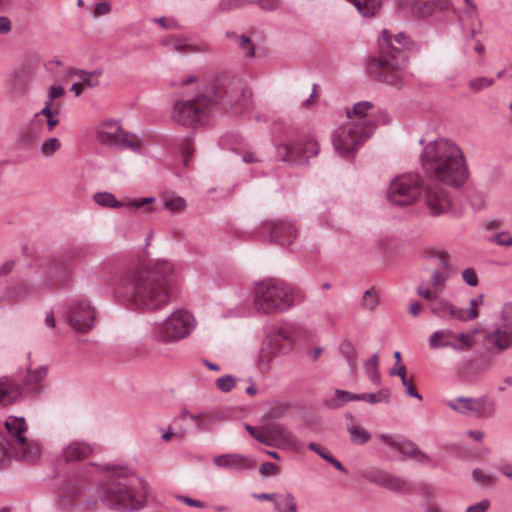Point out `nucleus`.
<instances>
[{
    "label": "nucleus",
    "mask_w": 512,
    "mask_h": 512,
    "mask_svg": "<svg viewBox=\"0 0 512 512\" xmlns=\"http://www.w3.org/2000/svg\"><path fill=\"white\" fill-rule=\"evenodd\" d=\"M185 206L186 203L182 197L168 199L164 202V207L171 211H182Z\"/></svg>",
    "instance_id": "obj_53"
},
{
    "label": "nucleus",
    "mask_w": 512,
    "mask_h": 512,
    "mask_svg": "<svg viewBox=\"0 0 512 512\" xmlns=\"http://www.w3.org/2000/svg\"><path fill=\"white\" fill-rule=\"evenodd\" d=\"M94 200L103 207L120 208L123 206L122 202L118 201L110 192H98L94 195Z\"/></svg>",
    "instance_id": "obj_35"
},
{
    "label": "nucleus",
    "mask_w": 512,
    "mask_h": 512,
    "mask_svg": "<svg viewBox=\"0 0 512 512\" xmlns=\"http://www.w3.org/2000/svg\"><path fill=\"white\" fill-rule=\"evenodd\" d=\"M269 239L271 242L282 246L290 245L296 236V230L292 223L285 220H276L269 224Z\"/></svg>",
    "instance_id": "obj_18"
},
{
    "label": "nucleus",
    "mask_w": 512,
    "mask_h": 512,
    "mask_svg": "<svg viewBox=\"0 0 512 512\" xmlns=\"http://www.w3.org/2000/svg\"><path fill=\"white\" fill-rule=\"evenodd\" d=\"M274 508L277 512H297L295 497L289 492L278 495L274 501Z\"/></svg>",
    "instance_id": "obj_30"
},
{
    "label": "nucleus",
    "mask_w": 512,
    "mask_h": 512,
    "mask_svg": "<svg viewBox=\"0 0 512 512\" xmlns=\"http://www.w3.org/2000/svg\"><path fill=\"white\" fill-rule=\"evenodd\" d=\"M4 425L20 446V450L15 452V456L24 461H34L40 455V448L36 444L27 443L24 435L27 431L25 419L23 417H10Z\"/></svg>",
    "instance_id": "obj_13"
},
{
    "label": "nucleus",
    "mask_w": 512,
    "mask_h": 512,
    "mask_svg": "<svg viewBox=\"0 0 512 512\" xmlns=\"http://www.w3.org/2000/svg\"><path fill=\"white\" fill-rule=\"evenodd\" d=\"M173 268L167 261L139 264L120 276V285L130 290L131 302L137 309L158 310L170 299Z\"/></svg>",
    "instance_id": "obj_2"
},
{
    "label": "nucleus",
    "mask_w": 512,
    "mask_h": 512,
    "mask_svg": "<svg viewBox=\"0 0 512 512\" xmlns=\"http://www.w3.org/2000/svg\"><path fill=\"white\" fill-rule=\"evenodd\" d=\"M68 319L71 327L75 331L86 333L94 325V308L84 301H76L70 307Z\"/></svg>",
    "instance_id": "obj_16"
},
{
    "label": "nucleus",
    "mask_w": 512,
    "mask_h": 512,
    "mask_svg": "<svg viewBox=\"0 0 512 512\" xmlns=\"http://www.w3.org/2000/svg\"><path fill=\"white\" fill-rule=\"evenodd\" d=\"M98 139L102 144L134 152H138L142 144L135 135L123 131L119 123L112 121L103 123L98 130Z\"/></svg>",
    "instance_id": "obj_10"
},
{
    "label": "nucleus",
    "mask_w": 512,
    "mask_h": 512,
    "mask_svg": "<svg viewBox=\"0 0 512 512\" xmlns=\"http://www.w3.org/2000/svg\"><path fill=\"white\" fill-rule=\"evenodd\" d=\"M494 84L493 78L477 77L469 81V88L474 92H479L484 88H488Z\"/></svg>",
    "instance_id": "obj_44"
},
{
    "label": "nucleus",
    "mask_w": 512,
    "mask_h": 512,
    "mask_svg": "<svg viewBox=\"0 0 512 512\" xmlns=\"http://www.w3.org/2000/svg\"><path fill=\"white\" fill-rule=\"evenodd\" d=\"M214 101L225 109H230L234 114H241L250 109L252 105V93L245 89H227L222 93L215 92Z\"/></svg>",
    "instance_id": "obj_14"
},
{
    "label": "nucleus",
    "mask_w": 512,
    "mask_h": 512,
    "mask_svg": "<svg viewBox=\"0 0 512 512\" xmlns=\"http://www.w3.org/2000/svg\"><path fill=\"white\" fill-rule=\"evenodd\" d=\"M447 405L460 414L472 413L477 418H489L495 412V400L487 395L479 398L457 397Z\"/></svg>",
    "instance_id": "obj_12"
},
{
    "label": "nucleus",
    "mask_w": 512,
    "mask_h": 512,
    "mask_svg": "<svg viewBox=\"0 0 512 512\" xmlns=\"http://www.w3.org/2000/svg\"><path fill=\"white\" fill-rule=\"evenodd\" d=\"M29 290L30 286L26 282H20L15 288H13L11 295L13 297H22L28 293Z\"/></svg>",
    "instance_id": "obj_61"
},
{
    "label": "nucleus",
    "mask_w": 512,
    "mask_h": 512,
    "mask_svg": "<svg viewBox=\"0 0 512 512\" xmlns=\"http://www.w3.org/2000/svg\"><path fill=\"white\" fill-rule=\"evenodd\" d=\"M72 73L78 76L84 85L93 88L100 84L99 78L102 75V70L96 69L94 71L88 72L81 69H74Z\"/></svg>",
    "instance_id": "obj_29"
},
{
    "label": "nucleus",
    "mask_w": 512,
    "mask_h": 512,
    "mask_svg": "<svg viewBox=\"0 0 512 512\" xmlns=\"http://www.w3.org/2000/svg\"><path fill=\"white\" fill-rule=\"evenodd\" d=\"M425 184L417 174H404L395 178L388 187V199L396 206H407L420 196Z\"/></svg>",
    "instance_id": "obj_8"
},
{
    "label": "nucleus",
    "mask_w": 512,
    "mask_h": 512,
    "mask_svg": "<svg viewBox=\"0 0 512 512\" xmlns=\"http://www.w3.org/2000/svg\"><path fill=\"white\" fill-rule=\"evenodd\" d=\"M426 256L428 258H438L439 259V265L443 270H449L450 269V263L448 262L449 253L445 250H427Z\"/></svg>",
    "instance_id": "obj_42"
},
{
    "label": "nucleus",
    "mask_w": 512,
    "mask_h": 512,
    "mask_svg": "<svg viewBox=\"0 0 512 512\" xmlns=\"http://www.w3.org/2000/svg\"><path fill=\"white\" fill-rule=\"evenodd\" d=\"M479 20L476 6H469L463 10L460 21L462 25Z\"/></svg>",
    "instance_id": "obj_51"
},
{
    "label": "nucleus",
    "mask_w": 512,
    "mask_h": 512,
    "mask_svg": "<svg viewBox=\"0 0 512 512\" xmlns=\"http://www.w3.org/2000/svg\"><path fill=\"white\" fill-rule=\"evenodd\" d=\"M93 452L90 444L74 441L68 444L63 450V457L66 462L80 461L86 459Z\"/></svg>",
    "instance_id": "obj_24"
},
{
    "label": "nucleus",
    "mask_w": 512,
    "mask_h": 512,
    "mask_svg": "<svg viewBox=\"0 0 512 512\" xmlns=\"http://www.w3.org/2000/svg\"><path fill=\"white\" fill-rule=\"evenodd\" d=\"M259 472L264 476L276 475L278 467L272 462H264L260 465Z\"/></svg>",
    "instance_id": "obj_58"
},
{
    "label": "nucleus",
    "mask_w": 512,
    "mask_h": 512,
    "mask_svg": "<svg viewBox=\"0 0 512 512\" xmlns=\"http://www.w3.org/2000/svg\"><path fill=\"white\" fill-rule=\"evenodd\" d=\"M194 142L191 136L184 138L180 145L181 154L183 157V163L185 166L189 165V159L193 156L194 153Z\"/></svg>",
    "instance_id": "obj_41"
},
{
    "label": "nucleus",
    "mask_w": 512,
    "mask_h": 512,
    "mask_svg": "<svg viewBox=\"0 0 512 512\" xmlns=\"http://www.w3.org/2000/svg\"><path fill=\"white\" fill-rule=\"evenodd\" d=\"M491 242L496 243L500 246L509 247L512 246V236L507 232L496 233L491 239Z\"/></svg>",
    "instance_id": "obj_54"
},
{
    "label": "nucleus",
    "mask_w": 512,
    "mask_h": 512,
    "mask_svg": "<svg viewBox=\"0 0 512 512\" xmlns=\"http://www.w3.org/2000/svg\"><path fill=\"white\" fill-rule=\"evenodd\" d=\"M162 44L165 46H169L173 51H176L178 53H183V54L199 51V49L196 46L188 43L186 39L170 37V38L164 39L162 41Z\"/></svg>",
    "instance_id": "obj_28"
},
{
    "label": "nucleus",
    "mask_w": 512,
    "mask_h": 512,
    "mask_svg": "<svg viewBox=\"0 0 512 512\" xmlns=\"http://www.w3.org/2000/svg\"><path fill=\"white\" fill-rule=\"evenodd\" d=\"M430 311L436 316L443 319H457L464 318L463 308H458L443 298L437 297L434 301L429 303Z\"/></svg>",
    "instance_id": "obj_21"
},
{
    "label": "nucleus",
    "mask_w": 512,
    "mask_h": 512,
    "mask_svg": "<svg viewBox=\"0 0 512 512\" xmlns=\"http://www.w3.org/2000/svg\"><path fill=\"white\" fill-rule=\"evenodd\" d=\"M474 342L471 336L461 333L457 335L456 339H453L452 348L459 351H467L472 348Z\"/></svg>",
    "instance_id": "obj_39"
},
{
    "label": "nucleus",
    "mask_w": 512,
    "mask_h": 512,
    "mask_svg": "<svg viewBox=\"0 0 512 512\" xmlns=\"http://www.w3.org/2000/svg\"><path fill=\"white\" fill-rule=\"evenodd\" d=\"M335 394H336L337 399L341 400V403H337L334 401H327L326 405L331 408H337V407L341 406L342 404H344L348 401H351V400H355V401L366 400V393L353 394L349 391L337 389L335 391Z\"/></svg>",
    "instance_id": "obj_31"
},
{
    "label": "nucleus",
    "mask_w": 512,
    "mask_h": 512,
    "mask_svg": "<svg viewBox=\"0 0 512 512\" xmlns=\"http://www.w3.org/2000/svg\"><path fill=\"white\" fill-rule=\"evenodd\" d=\"M501 324L489 335V339L500 350L512 346V304L507 303L501 311Z\"/></svg>",
    "instance_id": "obj_17"
},
{
    "label": "nucleus",
    "mask_w": 512,
    "mask_h": 512,
    "mask_svg": "<svg viewBox=\"0 0 512 512\" xmlns=\"http://www.w3.org/2000/svg\"><path fill=\"white\" fill-rule=\"evenodd\" d=\"M8 446V441L0 436V467H4L12 458V453Z\"/></svg>",
    "instance_id": "obj_48"
},
{
    "label": "nucleus",
    "mask_w": 512,
    "mask_h": 512,
    "mask_svg": "<svg viewBox=\"0 0 512 512\" xmlns=\"http://www.w3.org/2000/svg\"><path fill=\"white\" fill-rule=\"evenodd\" d=\"M239 48L244 52V54L251 58L255 55V46L252 43L250 37L246 35H241L239 40L237 41Z\"/></svg>",
    "instance_id": "obj_46"
},
{
    "label": "nucleus",
    "mask_w": 512,
    "mask_h": 512,
    "mask_svg": "<svg viewBox=\"0 0 512 512\" xmlns=\"http://www.w3.org/2000/svg\"><path fill=\"white\" fill-rule=\"evenodd\" d=\"M417 294L421 297L429 300L430 302L434 301L437 298V295L435 292H433L430 289L423 288L422 286H419L417 288Z\"/></svg>",
    "instance_id": "obj_64"
},
{
    "label": "nucleus",
    "mask_w": 512,
    "mask_h": 512,
    "mask_svg": "<svg viewBox=\"0 0 512 512\" xmlns=\"http://www.w3.org/2000/svg\"><path fill=\"white\" fill-rule=\"evenodd\" d=\"M373 134V125L358 126L351 121L339 126L333 133V145L342 156L354 153L356 147L361 145Z\"/></svg>",
    "instance_id": "obj_6"
},
{
    "label": "nucleus",
    "mask_w": 512,
    "mask_h": 512,
    "mask_svg": "<svg viewBox=\"0 0 512 512\" xmlns=\"http://www.w3.org/2000/svg\"><path fill=\"white\" fill-rule=\"evenodd\" d=\"M390 375H398L401 378V383H406V367L403 364H395L389 372Z\"/></svg>",
    "instance_id": "obj_60"
},
{
    "label": "nucleus",
    "mask_w": 512,
    "mask_h": 512,
    "mask_svg": "<svg viewBox=\"0 0 512 512\" xmlns=\"http://www.w3.org/2000/svg\"><path fill=\"white\" fill-rule=\"evenodd\" d=\"M435 9H439L437 7V4H435L434 2L428 0V1H416L413 5V13L417 16V17H427L429 15H431Z\"/></svg>",
    "instance_id": "obj_36"
},
{
    "label": "nucleus",
    "mask_w": 512,
    "mask_h": 512,
    "mask_svg": "<svg viewBox=\"0 0 512 512\" xmlns=\"http://www.w3.org/2000/svg\"><path fill=\"white\" fill-rule=\"evenodd\" d=\"M292 290L282 284L263 281L255 288V309L264 314L283 312L293 304Z\"/></svg>",
    "instance_id": "obj_4"
},
{
    "label": "nucleus",
    "mask_w": 512,
    "mask_h": 512,
    "mask_svg": "<svg viewBox=\"0 0 512 512\" xmlns=\"http://www.w3.org/2000/svg\"><path fill=\"white\" fill-rule=\"evenodd\" d=\"M108 504L120 511H137L143 507V502L137 499L126 483L111 481L104 489Z\"/></svg>",
    "instance_id": "obj_11"
},
{
    "label": "nucleus",
    "mask_w": 512,
    "mask_h": 512,
    "mask_svg": "<svg viewBox=\"0 0 512 512\" xmlns=\"http://www.w3.org/2000/svg\"><path fill=\"white\" fill-rule=\"evenodd\" d=\"M457 338V334L452 330L445 329L435 331L429 339V344L432 348H440V347H452L453 339Z\"/></svg>",
    "instance_id": "obj_25"
},
{
    "label": "nucleus",
    "mask_w": 512,
    "mask_h": 512,
    "mask_svg": "<svg viewBox=\"0 0 512 512\" xmlns=\"http://www.w3.org/2000/svg\"><path fill=\"white\" fill-rule=\"evenodd\" d=\"M473 480L483 486H490L493 484V477L484 473L481 469L475 468L472 471Z\"/></svg>",
    "instance_id": "obj_49"
},
{
    "label": "nucleus",
    "mask_w": 512,
    "mask_h": 512,
    "mask_svg": "<svg viewBox=\"0 0 512 512\" xmlns=\"http://www.w3.org/2000/svg\"><path fill=\"white\" fill-rule=\"evenodd\" d=\"M213 100L206 95H197L193 99L178 100L172 110V119L184 127L204 125L208 120Z\"/></svg>",
    "instance_id": "obj_5"
},
{
    "label": "nucleus",
    "mask_w": 512,
    "mask_h": 512,
    "mask_svg": "<svg viewBox=\"0 0 512 512\" xmlns=\"http://www.w3.org/2000/svg\"><path fill=\"white\" fill-rule=\"evenodd\" d=\"M47 375V367L41 366L34 370H29L26 377L20 384L23 387V391H33V386L39 383Z\"/></svg>",
    "instance_id": "obj_26"
},
{
    "label": "nucleus",
    "mask_w": 512,
    "mask_h": 512,
    "mask_svg": "<svg viewBox=\"0 0 512 512\" xmlns=\"http://www.w3.org/2000/svg\"><path fill=\"white\" fill-rule=\"evenodd\" d=\"M373 108V104L369 101H362L354 104L352 110H347L346 115L351 122L357 123L358 126L373 125V131L376 128V121L373 117L367 114Z\"/></svg>",
    "instance_id": "obj_22"
},
{
    "label": "nucleus",
    "mask_w": 512,
    "mask_h": 512,
    "mask_svg": "<svg viewBox=\"0 0 512 512\" xmlns=\"http://www.w3.org/2000/svg\"><path fill=\"white\" fill-rule=\"evenodd\" d=\"M23 395V387L14 377H0V406L6 407L18 401Z\"/></svg>",
    "instance_id": "obj_19"
},
{
    "label": "nucleus",
    "mask_w": 512,
    "mask_h": 512,
    "mask_svg": "<svg viewBox=\"0 0 512 512\" xmlns=\"http://www.w3.org/2000/svg\"><path fill=\"white\" fill-rule=\"evenodd\" d=\"M253 0H220L219 9L222 11H229L237 9L243 5L252 4Z\"/></svg>",
    "instance_id": "obj_47"
},
{
    "label": "nucleus",
    "mask_w": 512,
    "mask_h": 512,
    "mask_svg": "<svg viewBox=\"0 0 512 512\" xmlns=\"http://www.w3.org/2000/svg\"><path fill=\"white\" fill-rule=\"evenodd\" d=\"M347 431L350 436V441L354 445H363L371 438L370 433L366 429L355 424L348 426Z\"/></svg>",
    "instance_id": "obj_32"
},
{
    "label": "nucleus",
    "mask_w": 512,
    "mask_h": 512,
    "mask_svg": "<svg viewBox=\"0 0 512 512\" xmlns=\"http://www.w3.org/2000/svg\"><path fill=\"white\" fill-rule=\"evenodd\" d=\"M60 148V141L58 138H49L41 145V152L44 155H51Z\"/></svg>",
    "instance_id": "obj_50"
},
{
    "label": "nucleus",
    "mask_w": 512,
    "mask_h": 512,
    "mask_svg": "<svg viewBox=\"0 0 512 512\" xmlns=\"http://www.w3.org/2000/svg\"><path fill=\"white\" fill-rule=\"evenodd\" d=\"M370 404L379 402L388 403L390 401V390L387 388L380 389L376 393L366 394V400Z\"/></svg>",
    "instance_id": "obj_43"
},
{
    "label": "nucleus",
    "mask_w": 512,
    "mask_h": 512,
    "mask_svg": "<svg viewBox=\"0 0 512 512\" xmlns=\"http://www.w3.org/2000/svg\"><path fill=\"white\" fill-rule=\"evenodd\" d=\"M235 384L236 379L231 375L221 376L215 382L217 389L225 393L230 392L235 387Z\"/></svg>",
    "instance_id": "obj_45"
},
{
    "label": "nucleus",
    "mask_w": 512,
    "mask_h": 512,
    "mask_svg": "<svg viewBox=\"0 0 512 512\" xmlns=\"http://www.w3.org/2000/svg\"><path fill=\"white\" fill-rule=\"evenodd\" d=\"M482 304H483V295L482 294L470 299L469 308L463 309L464 318L461 319V321H468V320L477 318L479 315L477 307L481 306Z\"/></svg>",
    "instance_id": "obj_38"
},
{
    "label": "nucleus",
    "mask_w": 512,
    "mask_h": 512,
    "mask_svg": "<svg viewBox=\"0 0 512 512\" xmlns=\"http://www.w3.org/2000/svg\"><path fill=\"white\" fill-rule=\"evenodd\" d=\"M490 507V501L483 499L480 502L467 507L465 512H487Z\"/></svg>",
    "instance_id": "obj_59"
},
{
    "label": "nucleus",
    "mask_w": 512,
    "mask_h": 512,
    "mask_svg": "<svg viewBox=\"0 0 512 512\" xmlns=\"http://www.w3.org/2000/svg\"><path fill=\"white\" fill-rule=\"evenodd\" d=\"M277 356V351L270 347H263L259 352V368L261 370H268L271 361Z\"/></svg>",
    "instance_id": "obj_37"
},
{
    "label": "nucleus",
    "mask_w": 512,
    "mask_h": 512,
    "mask_svg": "<svg viewBox=\"0 0 512 512\" xmlns=\"http://www.w3.org/2000/svg\"><path fill=\"white\" fill-rule=\"evenodd\" d=\"M30 80L26 73L22 71L15 72L11 83V93L14 96H23L28 89Z\"/></svg>",
    "instance_id": "obj_27"
},
{
    "label": "nucleus",
    "mask_w": 512,
    "mask_h": 512,
    "mask_svg": "<svg viewBox=\"0 0 512 512\" xmlns=\"http://www.w3.org/2000/svg\"><path fill=\"white\" fill-rule=\"evenodd\" d=\"M194 327V317L185 310H176L155 330L153 338L156 341H176L185 338Z\"/></svg>",
    "instance_id": "obj_7"
},
{
    "label": "nucleus",
    "mask_w": 512,
    "mask_h": 512,
    "mask_svg": "<svg viewBox=\"0 0 512 512\" xmlns=\"http://www.w3.org/2000/svg\"><path fill=\"white\" fill-rule=\"evenodd\" d=\"M111 6L108 2L103 1L96 4V7L94 9V16H102L106 15L110 12Z\"/></svg>",
    "instance_id": "obj_62"
},
{
    "label": "nucleus",
    "mask_w": 512,
    "mask_h": 512,
    "mask_svg": "<svg viewBox=\"0 0 512 512\" xmlns=\"http://www.w3.org/2000/svg\"><path fill=\"white\" fill-rule=\"evenodd\" d=\"M256 440L268 447H273L271 437L269 436L268 426L264 429V431L259 432L258 437H256Z\"/></svg>",
    "instance_id": "obj_63"
},
{
    "label": "nucleus",
    "mask_w": 512,
    "mask_h": 512,
    "mask_svg": "<svg viewBox=\"0 0 512 512\" xmlns=\"http://www.w3.org/2000/svg\"><path fill=\"white\" fill-rule=\"evenodd\" d=\"M363 477L394 492L408 493L412 489L405 479L375 467L364 470Z\"/></svg>",
    "instance_id": "obj_15"
},
{
    "label": "nucleus",
    "mask_w": 512,
    "mask_h": 512,
    "mask_svg": "<svg viewBox=\"0 0 512 512\" xmlns=\"http://www.w3.org/2000/svg\"><path fill=\"white\" fill-rule=\"evenodd\" d=\"M36 139V133L32 127L23 128L17 135L16 145L21 149H27L33 146Z\"/></svg>",
    "instance_id": "obj_33"
},
{
    "label": "nucleus",
    "mask_w": 512,
    "mask_h": 512,
    "mask_svg": "<svg viewBox=\"0 0 512 512\" xmlns=\"http://www.w3.org/2000/svg\"><path fill=\"white\" fill-rule=\"evenodd\" d=\"M417 449H418L417 445L414 444L413 442L403 441V442L399 443L397 450L403 454L413 457V456H415Z\"/></svg>",
    "instance_id": "obj_56"
},
{
    "label": "nucleus",
    "mask_w": 512,
    "mask_h": 512,
    "mask_svg": "<svg viewBox=\"0 0 512 512\" xmlns=\"http://www.w3.org/2000/svg\"><path fill=\"white\" fill-rule=\"evenodd\" d=\"M462 279L467 285L471 287L477 286L479 282L476 271L473 268L464 269L462 271Z\"/></svg>",
    "instance_id": "obj_55"
},
{
    "label": "nucleus",
    "mask_w": 512,
    "mask_h": 512,
    "mask_svg": "<svg viewBox=\"0 0 512 512\" xmlns=\"http://www.w3.org/2000/svg\"><path fill=\"white\" fill-rule=\"evenodd\" d=\"M412 45L413 42L404 33L392 36L388 30H382L378 37V54L368 59L369 75L379 82L401 89L404 85L403 69Z\"/></svg>",
    "instance_id": "obj_3"
},
{
    "label": "nucleus",
    "mask_w": 512,
    "mask_h": 512,
    "mask_svg": "<svg viewBox=\"0 0 512 512\" xmlns=\"http://www.w3.org/2000/svg\"><path fill=\"white\" fill-rule=\"evenodd\" d=\"M421 165L427 178L435 181L425 186V200L430 213L434 216L446 213L452 202L439 183L460 187L467 180L469 172L462 150L451 140L438 138L424 146Z\"/></svg>",
    "instance_id": "obj_1"
},
{
    "label": "nucleus",
    "mask_w": 512,
    "mask_h": 512,
    "mask_svg": "<svg viewBox=\"0 0 512 512\" xmlns=\"http://www.w3.org/2000/svg\"><path fill=\"white\" fill-rule=\"evenodd\" d=\"M448 278V274H444L441 270L436 269L432 273V286L438 288L442 286Z\"/></svg>",
    "instance_id": "obj_57"
},
{
    "label": "nucleus",
    "mask_w": 512,
    "mask_h": 512,
    "mask_svg": "<svg viewBox=\"0 0 512 512\" xmlns=\"http://www.w3.org/2000/svg\"><path fill=\"white\" fill-rule=\"evenodd\" d=\"M213 462L219 468L232 470H248L254 467V461L241 454H222L215 457Z\"/></svg>",
    "instance_id": "obj_20"
},
{
    "label": "nucleus",
    "mask_w": 512,
    "mask_h": 512,
    "mask_svg": "<svg viewBox=\"0 0 512 512\" xmlns=\"http://www.w3.org/2000/svg\"><path fill=\"white\" fill-rule=\"evenodd\" d=\"M462 26H463V31H464L465 36L470 39L474 38L481 31L480 20H477V21H474L471 23H466V25H462Z\"/></svg>",
    "instance_id": "obj_52"
},
{
    "label": "nucleus",
    "mask_w": 512,
    "mask_h": 512,
    "mask_svg": "<svg viewBox=\"0 0 512 512\" xmlns=\"http://www.w3.org/2000/svg\"><path fill=\"white\" fill-rule=\"evenodd\" d=\"M339 351L341 355L346 359L348 365L353 369L356 364V352L353 343L348 339H344L340 343Z\"/></svg>",
    "instance_id": "obj_34"
},
{
    "label": "nucleus",
    "mask_w": 512,
    "mask_h": 512,
    "mask_svg": "<svg viewBox=\"0 0 512 512\" xmlns=\"http://www.w3.org/2000/svg\"><path fill=\"white\" fill-rule=\"evenodd\" d=\"M318 151V143L312 137L282 143L276 149L278 160L290 164H303L310 157L316 156Z\"/></svg>",
    "instance_id": "obj_9"
},
{
    "label": "nucleus",
    "mask_w": 512,
    "mask_h": 512,
    "mask_svg": "<svg viewBox=\"0 0 512 512\" xmlns=\"http://www.w3.org/2000/svg\"><path fill=\"white\" fill-rule=\"evenodd\" d=\"M269 436L271 437L273 447L292 448L295 446L293 435L281 424L268 425Z\"/></svg>",
    "instance_id": "obj_23"
},
{
    "label": "nucleus",
    "mask_w": 512,
    "mask_h": 512,
    "mask_svg": "<svg viewBox=\"0 0 512 512\" xmlns=\"http://www.w3.org/2000/svg\"><path fill=\"white\" fill-rule=\"evenodd\" d=\"M378 303V296L374 288H370L364 292L361 303L364 310L373 311Z\"/></svg>",
    "instance_id": "obj_40"
}]
</instances>
